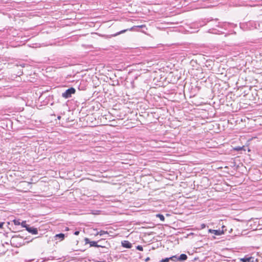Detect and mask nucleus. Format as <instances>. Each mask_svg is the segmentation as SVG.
Masks as SVG:
<instances>
[{"label":"nucleus","mask_w":262,"mask_h":262,"mask_svg":"<svg viewBox=\"0 0 262 262\" xmlns=\"http://www.w3.org/2000/svg\"><path fill=\"white\" fill-rule=\"evenodd\" d=\"M64 237H65V235L63 233H59V234H56L55 236V237L56 239L58 238H60L61 241L63 240L64 238Z\"/></svg>","instance_id":"8"},{"label":"nucleus","mask_w":262,"mask_h":262,"mask_svg":"<svg viewBox=\"0 0 262 262\" xmlns=\"http://www.w3.org/2000/svg\"><path fill=\"white\" fill-rule=\"evenodd\" d=\"M156 216H157V217H159L161 221H164L165 217L162 214H158L156 215Z\"/></svg>","instance_id":"13"},{"label":"nucleus","mask_w":262,"mask_h":262,"mask_svg":"<svg viewBox=\"0 0 262 262\" xmlns=\"http://www.w3.org/2000/svg\"><path fill=\"white\" fill-rule=\"evenodd\" d=\"M60 118H61V116H58L57 117V119H58V120H60Z\"/></svg>","instance_id":"20"},{"label":"nucleus","mask_w":262,"mask_h":262,"mask_svg":"<svg viewBox=\"0 0 262 262\" xmlns=\"http://www.w3.org/2000/svg\"><path fill=\"white\" fill-rule=\"evenodd\" d=\"M205 227V224H203L201 225V228H204Z\"/></svg>","instance_id":"18"},{"label":"nucleus","mask_w":262,"mask_h":262,"mask_svg":"<svg viewBox=\"0 0 262 262\" xmlns=\"http://www.w3.org/2000/svg\"><path fill=\"white\" fill-rule=\"evenodd\" d=\"M84 241L85 244H90V247H103V246L98 245L97 242L95 241H90V240L88 238H85L84 239Z\"/></svg>","instance_id":"3"},{"label":"nucleus","mask_w":262,"mask_h":262,"mask_svg":"<svg viewBox=\"0 0 262 262\" xmlns=\"http://www.w3.org/2000/svg\"><path fill=\"white\" fill-rule=\"evenodd\" d=\"M137 249L139 251H143V247L139 245L137 247Z\"/></svg>","instance_id":"15"},{"label":"nucleus","mask_w":262,"mask_h":262,"mask_svg":"<svg viewBox=\"0 0 262 262\" xmlns=\"http://www.w3.org/2000/svg\"><path fill=\"white\" fill-rule=\"evenodd\" d=\"M187 256L185 254H182L180 256L174 255L172 256L173 261H183L186 260Z\"/></svg>","instance_id":"2"},{"label":"nucleus","mask_w":262,"mask_h":262,"mask_svg":"<svg viewBox=\"0 0 262 262\" xmlns=\"http://www.w3.org/2000/svg\"><path fill=\"white\" fill-rule=\"evenodd\" d=\"M170 260H171L173 261V259H172V256L168 257V258H165L164 259H162L160 260V262H169Z\"/></svg>","instance_id":"9"},{"label":"nucleus","mask_w":262,"mask_h":262,"mask_svg":"<svg viewBox=\"0 0 262 262\" xmlns=\"http://www.w3.org/2000/svg\"><path fill=\"white\" fill-rule=\"evenodd\" d=\"M233 149L236 151H239L241 150H245V149H244V146L235 147L233 148Z\"/></svg>","instance_id":"10"},{"label":"nucleus","mask_w":262,"mask_h":262,"mask_svg":"<svg viewBox=\"0 0 262 262\" xmlns=\"http://www.w3.org/2000/svg\"><path fill=\"white\" fill-rule=\"evenodd\" d=\"M4 224V223H0V228H2L3 227Z\"/></svg>","instance_id":"17"},{"label":"nucleus","mask_w":262,"mask_h":262,"mask_svg":"<svg viewBox=\"0 0 262 262\" xmlns=\"http://www.w3.org/2000/svg\"><path fill=\"white\" fill-rule=\"evenodd\" d=\"M79 231H76L74 232V234L76 235H79Z\"/></svg>","instance_id":"16"},{"label":"nucleus","mask_w":262,"mask_h":262,"mask_svg":"<svg viewBox=\"0 0 262 262\" xmlns=\"http://www.w3.org/2000/svg\"><path fill=\"white\" fill-rule=\"evenodd\" d=\"M133 29V28H130V29H125V30H122V31H120V32H118L117 33H116V34L115 35V36H116V35H119V34H122V33H124V32H125L126 31H127L128 30H132Z\"/></svg>","instance_id":"11"},{"label":"nucleus","mask_w":262,"mask_h":262,"mask_svg":"<svg viewBox=\"0 0 262 262\" xmlns=\"http://www.w3.org/2000/svg\"><path fill=\"white\" fill-rule=\"evenodd\" d=\"M122 246L126 248H130L132 247V244L128 241H124L122 243Z\"/></svg>","instance_id":"6"},{"label":"nucleus","mask_w":262,"mask_h":262,"mask_svg":"<svg viewBox=\"0 0 262 262\" xmlns=\"http://www.w3.org/2000/svg\"><path fill=\"white\" fill-rule=\"evenodd\" d=\"M26 230L30 233L33 234H37L38 233V230L36 228L33 227H30V226L26 227Z\"/></svg>","instance_id":"5"},{"label":"nucleus","mask_w":262,"mask_h":262,"mask_svg":"<svg viewBox=\"0 0 262 262\" xmlns=\"http://www.w3.org/2000/svg\"><path fill=\"white\" fill-rule=\"evenodd\" d=\"M108 234V233L107 231L101 230L100 232H98L97 234V235L99 234L100 235L102 236L104 234Z\"/></svg>","instance_id":"12"},{"label":"nucleus","mask_w":262,"mask_h":262,"mask_svg":"<svg viewBox=\"0 0 262 262\" xmlns=\"http://www.w3.org/2000/svg\"><path fill=\"white\" fill-rule=\"evenodd\" d=\"M143 26H135V27H142Z\"/></svg>","instance_id":"21"},{"label":"nucleus","mask_w":262,"mask_h":262,"mask_svg":"<svg viewBox=\"0 0 262 262\" xmlns=\"http://www.w3.org/2000/svg\"><path fill=\"white\" fill-rule=\"evenodd\" d=\"M121 164H127V163H125V162H121Z\"/></svg>","instance_id":"22"},{"label":"nucleus","mask_w":262,"mask_h":262,"mask_svg":"<svg viewBox=\"0 0 262 262\" xmlns=\"http://www.w3.org/2000/svg\"><path fill=\"white\" fill-rule=\"evenodd\" d=\"M76 92V90L71 87L66 90L65 92L62 93V97L65 99H68L72 97V95L75 94Z\"/></svg>","instance_id":"1"},{"label":"nucleus","mask_w":262,"mask_h":262,"mask_svg":"<svg viewBox=\"0 0 262 262\" xmlns=\"http://www.w3.org/2000/svg\"><path fill=\"white\" fill-rule=\"evenodd\" d=\"M208 232L211 233L215 235H221L224 233V232L223 230H212V229H208Z\"/></svg>","instance_id":"4"},{"label":"nucleus","mask_w":262,"mask_h":262,"mask_svg":"<svg viewBox=\"0 0 262 262\" xmlns=\"http://www.w3.org/2000/svg\"><path fill=\"white\" fill-rule=\"evenodd\" d=\"M21 226L24 227H25L26 228V227H29V226L28 225H27L26 224V222H23L22 223H21Z\"/></svg>","instance_id":"14"},{"label":"nucleus","mask_w":262,"mask_h":262,"mask_svg":"<svg viewBox=\"0 0 262 262\" xmlns=\"http://www.w3.org/2000/svg\"><path fill=\"white\" fill-rule=\"evenodd\" d=\"M149 259H150V258L148 257H147V258L145 259V261H148Z\"/></svg>","instance_id":"19"},{"label":"nucleus","mask_w":262,"mask_h":262,"mask_svg":"<svg viewBox=\"0 0 262 262\" xmlns=\"http://www.w3.org/2000/svg\"><path fill=\"white\" fill-rule=\"evenodd\" d=\"M240 260L242 262H254L253 258L251 257L248 258H241Z\"/></svg>","instance_id":"7"}]
</instances>
